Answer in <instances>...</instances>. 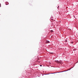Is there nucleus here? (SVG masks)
Listing matches in <instances>:
<instances>
[{
  "mask_svg": "<svg viewBox=\"0 0 78 78\" xmlns=\"http://www.w3.org/2000/svg\"><path fill=\"white\" fill-rule=\"evenodd\" d=\"M50 73L49 74H46L45 75H49V74H54V73Z\"/></svg>",
  "mask_w": 78,
  "mask_h": 78,
  "instance_id": "obj_1",
  "label": "nucleus"
},
{
  "mask_svg": "<svg viewBox=\"0 0 78 78\" xmlns=\"http://www.w3.org/2000/svg\"><path fill=\"white\" fill-rule=\"evenodd\" d=\"M9 4V3H8V2H5V5H8Z\"/></svg>",
  "mask_w": 78,
  "mask_h": 78,
  "instance_id": "obj_2",
  "label": "nucleus"
},
{
  "mask_svg": "<svg viewBox=\"0 0 78 78\" xmlns=\"http://www.w3.org/2000/svg\"><path fill=\"white\" fill-rule=\"evenodd\" d=\"M46 43H49L50 42V41H46Z\"/></svg>",
  "mask_w": 78,
  "mask_h": 78,
  "instance_id": "obj_3",
  "label": "nucleus"
},
{
  "mask_svg": "<svg viewBox=\"0 0 78 78\" xmlns=\"http://www.w3.org/2000/svg\"><path fill=\"white\" fill-rule=\"evenodd\" d=\"M67 71H68V70H67V71H62V72H59V73H60V72H67Z\"/></svg>",
  "mask_w": 78,
  "mask_h": 78,
  "instance_id": "obj_4",
  "label": "nucleus"
},
{
  "mask_svg": "<svg viewBox=\"0 0 78 78\" xmlns=\"http://www.w3.org/2000/svg\"><path fill=\"white\" fill-rule=\"evenodd\" d=\"M73 42L72 41L71 42V44H73Z\"/></svg>",
  "mask_w": 78,
  "mask_h": 78,
  "instance_id": "obj_5",
  "label": "nucleus"
},
{
  "mask_svg": "<svg viewBox=\"0 0 78 78\" xmlns=\"http://www.w3.org/2000/svg\"><path fill=\"white\" fill-rule=\"evenodd\" d=\"M65 42H67V40H65Z\"/></svg>",
  "mask_w": 78,
  "mask_h": 78,
  "instance_id": "obj_6",
  "label": "nucleus"
},
{
  "mask_svg": "<svg viewBox=\"0 0 78 78\" xmlns=\"http://www.w3.org/2000/svg\"><path fill=\"white\" fill-rule=\"evenodd\" d=\"M59 6H58V7L57 8H59Z\"/></svg>",
  "mask_w": 78,
  "mask_h": 78,
  "instance_id": "obj_7",
  "label": "nucleus"
},
{
  "mask_svg": "<svg viewBox=\"0 0 78 78\" xmlns=\"http://www.w3.org/2000/svg\"><path fill=\"white\" fill-rule=\"evenodd\" d=\"M73 17L75 18V16H73Z\"/></svg>",
  "mask_w": 78,
  "mask_h": 78,
  "instance_id": "obj_8",
  "label": "nucleus"
},
{
  "mask_svg": "<svg viewBox=\"0 0 78 78\" xmlns=\"http://www.w3.org/2000/svg\"><path fill=\"white\" fill-rule=\"evenodd\" d=\"M40 67L42 66V65H40Z\"/></svg>",
  "mask_w": 78,
  "mask_h": 78,
  "instance_id": "obj_9",
  "label": "nucleus"
},
{
  "mask_svg": "<svg viewBox=\"0 0 78 78\" xmlns=\"http://www.w3.org/2000/svg\"><path fill=\"white\" fill-rule=\"evenodd\" d=\"M51 32H53V30H51Z\"/></svg>",
  "mask_w": 78,
  "mask_h": 78,
  "instance_id": "obj_10",
  "label": "nucleus"
},
{
  "mask_svg": "<svg viewBox=\"0 0 78 78\" xmlns=\"http://www.w3.org/2000/svg\"><path fill=\"white\" fill-rule=\"evenodd\" d=\"M72 68H73V67L71 68L70 69V70H71V69H72Z\"/></svg>",
  "mask_w": 78,
  "mask_h": 78,
  "instance_id": "obj_11",
  "label": "nucleus"
}]
</instances>
